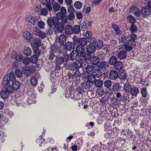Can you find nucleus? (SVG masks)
<instances>
[{
  "instance_id": "obj_1",
  "label": "nucleus",
  "mask_w": 151,
  "mask_h": 151,
  "mask_svg": "<svg viewBox=\"0 0 151 151\" xmlns=\"http://www.w3.org/2000/svg\"><path fill=\"white\" fill-rule=\"evenodd\" d=\"M137 39V35L134 34L128 35L127 37L122 35L119 38V42L124 43L122 46V48L127 52L132 51L136 45L135 40Z\"/></svg>"
},
{
  "instance_id": "obj_2",
  "label": "nucleus",
  "mask_w": 151,
  "mask_h": 151,
  "mask_svg": "<svg viewBox=\"0 0 151 151\" xmlns=\"http://www.w3.org/2000/svg\"><path fill=\"white\" fill-rule=\"evenodd\" d=\"M76 50L80 55L79 59L81 60H87L90 59V55L85 52L84 46L81 45H78Z\"/></svg>"
},
{
  "instance_id": "obj_3",
  "label": "nucleus",
  "mask_w": 151,
  "mask_h": 151,
  "mask_svg": "<svg viewBox=\"0 0 151 151\" xmlns=\"http://www.w3.org/2000/svg\"><path fill=\"white\" fill-rule=\"evenodd\" d=\"M15 79V76L13 72H11L9 75H5L2 82V86L4 88L10 86V81L14 80Z\"/></svg>"
},
{
  "instance_id": "obj_4",
  "label": "nucleus",
  "mask_w": 151,
  "mask_h": 151,
  "mask_svg": "<svg viewBox=\"0 0 151 151\" xmlns=\"http://www.w3.org/2000/svg\"><path fill=\"white\" fill-rule=\"evenodd\" d=\"M13 92V90L10 87H6L4 89L2 90L0 92V95L4 100L7 99L9 96V94Z\"/></svg>"
},
{
  "instance_id": "obj_5",
  "label": "nucleus",
  "mask_w": 151,
  "mask_h": 151,
  "mask_svg": "<svg viewBox=\"0 0 151 151\" xmlns=\"http://www.w3.org/2000/svg\"><path fill=\"white\" fill-rule=\"evenodd\" d=\"M59 22V17H53L52 18H48L47 20V23L49 26L52 27L54 25L56 27L57 24Z\"/></svg>"
},
{
  "instance_id": "obj_6",
  "label": "nucleus",
  "mask_w": 151,
  "mask_h": 151,
  "mask_svg": "<svg viewBox=\"0 0 151 151\" xmlns=\"http://www.w3.org/2000/svg\"><path fill=\"white\" fill-rule=\"evenodd\" d=\"M144 17H147L151 14V10L147 6L142 7L141 9L140 13Z\"/></svg>"
},
{
  "instance_id": "obj_7",
  "label": "nucleus",
  "mask_w": 151,
  "mask_h": 151,
  "mask_svg": "<svg viewBox=\"0 0 151 151\" xmlns=\"http://www.w3.org/2000/svg\"><path fill=\"white\" fill-rule=\"evenodd\" d=\"M24 73L26 74L27 76H28L30 73L35 72V70L34 67H29V66H24L22 67Z\"/></svg>"
},
{
  "instance_id": "obj_8",
  "label": "nucleus",
  "mask_w": 151,
  "mask_h": 151,
  "mask_svg": "<svg viewBox=\"0 0 151 151\" xmlns=\"http://www.w3.org/2000/svg\"><path fill=\"white\" fill-rule=\"evenodd\" d=\"M92 43L94 42V45L98 49H101L103 46V43L100 40H96L95 38H92L91 39Z\"/></svg>"
},
{
  "instance_id": "obj_9",
  "label": "nucleus",
  "mask_w": 151,
  "mask_h": 151,
  "mask_svg": "<svg viewBox=\"0 0 151 151\" xmlns=\"http://www.w3.org/2000/svg\"><path fill=\"white\" fill-rule=\"evenodd\" d=\"M129 12L131 13H134L135 15L137 17H139L140 16V11L135 6H131L129 9Z\"/></svg>"
},
{
  "instance_id": "obj_10",
  "label": "nucleus",
  "mask_w": 151,
  "mask_h": 151,
  "mask_svg": "<svg viewBox=\"0 0 151 151\" xmlns=\"http://www.w3.org/2000/svg\"><path fill=\"white\" fill-rule=\"evenodd\" d=\"M74 47V45L72 42H68L65 43V48L63 49V51L64 52V53L67 51H70L73 49Z\"/></svg>"
},
{
  "instance_id": "obj_11",
  "label": "nucleus",
  "mask_w": 151,
  "mask_h": 151,
  "mask_svg": "<svg viewBox=\"0 0 151 151\" xmlns=\"http://www.w3.org/2000/svg\"><path fill=\"white\" fill-rule=\"evenodd\" d=\"M102 54H103V52H100L97 55L98 57L92 56L91 58L90 57V58L91 63L94 65L97 64L98 63H99L100 61L99 58L100 57V56L99 55H101Z\"/></svg>"
},
{
  "instance_id": "obj_12",
  "label": "nucleus",
  "mask_w": 151,
  "mask_h": 151,
  "mask_svg": "<svg viewBox=\"0 0 151 151\" xmlns=\"http://www.w3.org/2000/svg\"><path fill=\"white\" fill-rule=\"evenodd\" d=\"M127 53L126 51L122 50L118 52L117 55L118 57L121 60L124 59L127 56Z\"/></svg>"
},
{
  "instance_id": "obj_13",
  "label": "nucleus",
  "mask_w": 151,
  "mask_h": 151,
  "mask_svg": "<svg viewBox=\"0 0 151 151\" xmlns=\"http://www.w3.org/2000/svg\"><path fill=\"white\" fill-rule=\"evenodd\" d=\"M51 52L49 58L50 60H52L54 57V54L57 51L58 52V49L57 47L55 45H52L51 47Z\"/></svg>"
},
{
  "instance_id": "obj_14",
  "label": "nucleus",
  "mask_w": 151,
  "mask_h": 151,
  "mask_svg": "<svg viewBox=\"0 0 151 151\" xmlns=\"http://www.w3.org/2000/svg\"><path fill=\"white\" fill-rule=\"evenodd\" d=\"M26 22H28L32 24L35 25L36 24V20L35 17L30 15H27L26 17Z\"/></svg>"
},
{
  "instance_id": "obj_15",
  "label": "nucleus",
  "mask_w": 151,
  "mask_h": 151,
  "mask_svg": "<svg viewBox=\"0 0 151 151\" xmlns=\"http://www.w3.org/2000/svg\"><path fill=\"white\" fill-rule=\"evenodd\" d=\"M87 65V66H85V69L88 74H92L94 70V68L92 65H89L87 62L84 63Z\"/></svg>"
},
{
  "instance_id": "obj_16",
  "label": "nucleus",
  "mask_w": 151,
  "mask_h": 151,
  "mask_svg": "<svg viewBox=\"0 0 151 151\" xmlns=\"http://www.w3.org/2000/svg\"><path fill=\"white\" fill-rule=\"evenodd\" d=\"M32 42V47H39L40 46L41 41L39 38L34 39Z\"/></svg>"
},
{
  "instance_id": "obj_17",
  "label": "nucleus",
  "mask_w": 151,
  "mask_h": 151,
  "mask_svg": "<svg viewBox=\"0 0 151 151\" xmlns=\"http://www.w3.org/2000/svg\"><path fill=\"white\" fill-rule=\"evenodd\" d=\"M96 47L94 45L92 44H90L88 45L86 47L87 53H92L94 52L95 50Z\"/></svg>"
},
{
  "instance_id": "obj_18",
  "label": "nucleus",
  "mask_w": 151,
  "mask_h": 151,
  "mask_svg": "<svg viewBox=\"0 0 151 151\" xmlns=\"http://www.w3.org/2000/svg\"><path fill=\"white\" fill-rule=\"evenodd\" d=\"M36 97V95L35 94H32L30 96H29L27 100L28 104H31L32 103H35L36 102L35 99Z\"/></svg>"
},
{
  "instance_id": "obj_19",
  "label": "nucleus",
  "mask_w": 151,
  "mask_h": 151,
  "mask_svg": "<svg viewBox=\"0 0 151 151\" xmlns=\"http://www.w3.org/2000/svg\"><path fill=\"white\" fill-rule=\"evenodd\" d=\"M45 2L44 3L46 8L49 12L52 10L51 4L54 1V0H45Z\"/></svg>"
},
{
  "instance_id": "obj_20",
  "label": "nucleus",
  "mask_w": 151,
  "mask_h": 151,
  "mask_svg": "<svg viewBox=\"0 0 151 151\" xmlns=\"http://www.w3.org/2000/svg\"><path fill=\"white\" fill-rule=\"evenodd\" d=\"M12 87L10 86L8 87H10L13 90V92L14 90H17L20 87V83L19 82L17 81H12Z\"/></svg>"
},
{
  "instance_id": "obj_21",
  "label": "nucleus",
  "mask_w": 151,
  "mask_h": 151,
  "mask_svg": "<svg viewBox=\"0 0 151 151\" xmlns=\"http://www.w3.org/2000/svg\"><path fill=\"white\" fill-rule=\"evenodd\" d=\"M12 56L13 58H15L16 60L18 62L21 61L23 58L21 55H17L16 52L14 51L12 52Z\"/></svg>"
},
{
  "instance_id": "obj_22",
  "label": "nucleus",
  "mask_w": 151,
  "mask_h": 151,
  "mask_svg": "<svg viewBox=\"0 0 151 151\" xmlns=\"http://www.w3.org/2000/svg\"><path fill=\"white\" fill-rule=\"evenodd\" d=\"M79 57V54L76 50H73L71 52L70 59L74 60H77Z\"/></svg>"
},
{
  "instance_id": "obj_23",
  "label": "nucleus",
  "mask_w": 151,
  "mask_h": 151,
  "mask_svg": "<svg viewBox=\"0 0 151 151\" xmlns=\"http://www.w3.org/2000/svg\"><path fill=\"white\" fill-rule=\"evenodd\" d=\"M109 76L111 79L115 80L118 76V73L115 70H112L110 72Z\"/></svg>"
},
{
  "instance_id": "obj_24",
  "label": "nucleus",
  "mask_w": 151,
  "mask_h": 151,
  "mask_svg": "<svg viewBox=\"0 0 151 151\" xmlns=\"http://www.w3.org/2000/svg\"><path fill=\"white\" fill-rule=\"evenodd\" d=\"M129 92L132 96L136 97L139 92V90L137 87H133L131 88Z\"/></svg>"
},
{
  "instance_id": "obj_25",
  "label": "nucleus",
  "mask_w": 151,
  "mask_h": 151,
  "mask_svg": "<svg viewBox=\"0 0 151 151\" xmlns=\"http://www.w3.org/2000/svg\"><path fill=\"white\" fill-rule=\"evenodd\" d=\"M65 32L67 35H70L73 33V28L72 26L68 25L65 27Z\"/></svg>"
},
{
  "instance_id": "obj_26",
  "label": "nucleus",
  "mask_w": 151,
  "mask_h": 151,
  "mask_svg": "<svg viewBox=\"0 0 151 151\" xmlns=\"http://www.w3.org/2000/svg\"><path fill=\"white\" fill-rule=\"evenodd\" d=\"M52 4V8L53 9V10L54 12H58L60 10V6L58 3L56 2L53 3V2L51 5Z\"/></svg>"
},
{
  "instance_id": "obj_27",
  "label": "nucleus",
  "mask_w": 151,
  "mask_h": 151,
  "mask_svg": "<svg viewBox=\"0 0 151 151\" xmlns=\"http://www.w3.org/2000/svg\"><path fill=\"white\" fill-rule=\"evenodd\" d=\"M93 75L96 77L99 78L101 77L102 75V73L101 69H96L93 72Z\"/></svg>"
},
{
  "instance_id": "obj_28",
  "label": "nucleus",
  "mask_w": 151,
  "mask_h": 151,
  "mask_svg": "<svg viewBox=\"0 0 151 151\" xmlns=\"http://www.w3.org/2000/svg\"><path fill=\"white\" fill-rule=\"evenodd\" d=\"M60 13L59 12L56 15V16L58 17H61L64 16V15L66 12V10L65 8L63 7H60Z\"/></svg>"
},
{
  "instance_id": "obj_29",
  "label": "nucleus",
  "mask_w": 151,
  "mask_h": 151,
  "mask_svg": "<svg viewBox=\"0 0 151 151\" xmlns=\"http://www.w3.org/2000/svg\"><path fill=\"white\" fill-rule=\"evenodd\" d=\"M109 66V63L107 62L103 61L99 63V67L102 69L106 68Z\"/></svg>"
},
{
  "instance_id": "obj_30",
  "label": "nucleus",
  "mask_w": 151,
  "mask_h": 151,
  "mask_svg": "<svg viewBox=\"0 0 151 151\" xmlns=\"http://www.w3.org/2000/svg\"><path fill=\"white\" fill-rule=\"evenodd\" d=\"M23 53L27 56H30L32 53L31 50L28 47H25L24 48Z\"/></svg>"
},
{
  "instance_id": "obj_31",
  "label": "nucleus",
  "mask_w": 151,
  "mask_h": 151,
  "mask_svg": "<svg viewBox=\"0 0 151 151\" xmlns=\"http://www.w3.org/2000/svg\"><path fill=\"white\" fill-rule=\"evenodd\" d=\"M115 68L118 70H121L123 67L122 63L121 61H117L114 65Z\"/></svg>"
},
{
  "instance_id": "obj_32",
  "label": "nucleus",
  "mask_w": 151,
  "mask_h": 151,
  "mask_svg": "<svg viewBox=\"0 0 151 151\" xmlns=\"http://www.w3.org/2000/svg\"><path fill=\"white\" fill-rule=\"evenodd\" d=\"M66 36L64 35H61L59 37L58 40L60 44H63L66 41Z\"/></svg>"
},
{
  "instance_id": "obj_33",
  "label": "nucleus",
  "mask_w": 151,
  "mask_h": 151,
  "mask_svg": "<svg viewBox=\"0 0 151 151\" xmlns=\"http://www.w3.org/2000/svg\"><path fill=\"white\" fill-rule=\"evenodd\" d=\"M88 81L91 83H94L96 81L95 77L93 74H90L87 77Z\"/></svg>"
},
{
  "instance_id": "obj_34",
  "label": "nucleus",
  "mask_w": 151,
  "mask_h": 151,
  "mask_svg": "<svg viewBox=\"0 0 151 151\" xmlns=\"http://www.w3.org/2000/svg\"><path fill=\"white\" fill-rule=\"evenodd\" d=\"M112 27L114 30L116 35H119L121 34V31L117 25L115 24H113L112 25Z\"/></svg>"
},
{
  "instance_id": "obj_35",
  "label": "nucleus",
  "mask_w": 151,
  "mask_h": 151,
  "mask_svg": "<svg viewBox=\"0 0 151 151\" xmlns=\"http://www.w3.org/2000/svg\"><path fill=\"white\" fill-rule=\"evenodd\" d=\"M23 36L26 40H29L32 37L31 34L28 31H26L23 32Z\"/></svg>"
},
{
  "instance_id": "obj_36",
  "label": "nucleus",
  "mask_w": 151,
  "mask_h": 151,
  "mask_svg": "<svg viewBox=\"0 0 151 151\" xmlns=\"http://www.w3.org/2000/svg\"><path fill=\"white\" fill-rule=\"evenodd\" d=\"M118 101L119 100L116 98H112L110 100L111 104L113 106H116L118 105Z\"/></svg>"
},
{
  "instance_id": "obj_37",
  "label": "nucleus",
  "mask_w": 151,
  "mask_h": 151,
  "mask_svg": "<svg viewBox=\"0 0 151 151\" xmlns=\"http://www.w3.org/2000/svg\"><path fill=\"white\" fill-rule=\"evenodd\" d=\"M81 61L79 60H76L74 62L73 65L74 68L77 69L79 68L81 66Z\"/></svg>"
},
{
  "instance_id": "obj_38",
  "label": "nucleus",
  "mask_w": 151,
  "mask_h": 151,
  "mask_svg": "<svg viewBox=\"0 0 151 151\" xmlns=\"http://www.w3.org/2000/svg\"><path fill=\"white\" fill-rule=\"evenodd\" d=\"M117 61L116 57L114 56H113L110 58L109 63L110 64L114 65Z\"/></svg>"
},
{
  "instance_id": "obj_39",
  "label": "nucleus",
  "mask_w": 151,
  "mask_h": 151,
  "mask_svg": "<svg viewBox=\"0 0 151 151\" xmlns=\"http://www.w3.org/2000/svg\"><path fill=\"white\" fill-rule=\"evenodd\" d=\"M131 85L128 82H127L124 85V90L126 92H129L131 90Z\"/></svg>"
},
{
  "instance_id": "obj_40",
  "label": "nucleus",
  "mask_w": 151,
  "mask_h": 151,
  "mask_svg": "<svg viewBox=\"0 0 151 151\" xmlns=\"http://www.w3.org/2000/svg\"><path fill=\"white\" fill-rule=\"evenodd\" d=\"M55 27L57 29L58 31L60 32H62L64 29L63 24L62 23H59V22L56 26V27Z\"/></svg>"
},
{
  "instance_id": "obj_41",
  "label": "nucleus",
  "mask_w": 151,
  "mask_h": 151,
  "mask_svg": "<svg viewBox=\"0 0 151 151\" xmlns=\"http://www.w3.org/2000/svg\"><path fill=\"white\" fill-rule=\"evenodd\" d=\"M72 28L73 33L78 34L80 32V27L78 25H76Z\"/></svg>"
},
{
  "instance_id": "obj_42",
  "label": "nucleus",
  "mask_w": 151,
  "mask_h": 151,
  "mask_svg": "<svg viewBox=\"0 0 151 151\" xmlns=\"http://www.w3.org/2000/svg\"><path fill=\"white\" fill-rule=\"evenodd\" d=\"M78 43L80 44L79 45H82L84 46L86 45L87 44V40L85 38H81L79 39Z\"/></svg>"
},
{
  "instance_id": "obj_43",
  "label": "nucleus",
  "mask_w": 151,
  "mask_h": 151,
  "mask_svg": "<svg viewBox=\"0 0 151 151\" xmlns=\"http://www.w3.org/2000/svg\"><path fill=\"white\" fill-rule=\"evenodd\" d=\"M90 83L88 81H84L82 83L83 86L86 89L88 90H89L90 87Z\"/></svg>"
},
{
  "instance_id": "obj_44",
  "label": "nucleus",
  "mask_w": 151,
  "mask_h": 151,
  "mask_svg": "<svg viewBox=\"0 0 151 151\" xmlns=\"http://www.w3.org/2000/svg\"><path fill=\"white\" fill-rule=\"evenodd\" d=\"M128 98L129 97L127 94H124L123 96H122L120 99V101L121 102L125 103L128 99Z\"/></svg>"
},
{
  "instance_id": "obj_45",
  "label": "nucleus",
  "mask_w": 151,
  "mask_h": 151,
  "mask_svg": "<svg viewBox=\"0 0 151 151\" xmlns=\"http://www.w3.org/2000/svg\"><path fill=\"white\" fill-rule=\"evenodd\" d=\"M127 19L128 21L131 23L134 24L135 23L136 19L134 17L131 15H130L127 16Z\"/></svg>"
},
{
  "instance_id": "obj_46",
  "label": "nucleus",
  "mask_w": 151,
  "mask_h": 151,
  "mask_svg": "<svg viewBox=\"0 0 151 151\" xmlns=\"http://www.w3.org/2000/svg\"><path fill=\"white\" fill-rule=\"evenodd\" d=\"M30 82L32 85L35 86L37 83V80L35 77H32L30 80Z\"/></svg>"
},
{
  "instance_id": "obj_47",
  "label": "nucleus",
  "mask_w": 151,
  "mask_h": 151,
  "mask_svg": "<svg viewBox=\"0 0 151 151\" xmlns=\"http://www.w3.org/2000/svg\"><path fill=\"white\" fill-rule=\"evenodd\" d=\"M120 79L124 80L126 79L127 77V75L124 72H121L118 75V76Z\"/></svg>"
},
{
  "instance_id": "obj_48",
  "label": "nucleus",
  "mask_w": 151,
  "mask_h": 151,
  "mask_svg": "<svg viewBox=\"0 0 151 151\" xmlns=\"http://www.w3.org/2000/svg\"><path fill=\"white\" fill-rule=\"evenodd\" d=\"M40 12V14L42 16H46L48 14L47 10L45 8H41Z\"/></svg>"
},
{
  "instance_id": "obj_49",
  "label": "nucleus",
  "mask_w": 151,
  "mask_h": 151,
  "mask_svg": "<svg viewBox=\"0 0 151 151\" xmlns=\"http://www.w3.org/2000/svg\"><path fill=\"white\" fill-rule=\"evenodd\" d=\"M94 83L96 86L100 87L102 86L103 81L99 79L96 80Z\"/></svg>"
},
{
  "instance_id": "obj_50",
  "label": "nucleus",
  "mask_w": 151,
  "mask_h": 151,
  "mask_svg": "<svg viewBox=\"0 0 151 151\" xmlns=\"http://www.w3.org/2000/svg\"><path fill=\"white\" fill-rule=\"evenodd\" d=\"M56 62L57 64H62L63 62V57L59 56L57 57Z\"/></svg>"
},
{
  "instance_id": "obj_51",
  "label": "nucleus",
  "mask_w": 151,
  "mask_h": 151,
  "mask_svg": "<svg viewBox=\"0 0 151 151\" xmlns=\"http://www.w3.org/2000/svg\"><path fill=\"white\" fill-rule=\"evenodd\" d=\"M82 6V4L79 1H77L75 2L74 6L77 9H79L81 8Z\"/></svg>"
},
{
  "instance_id": "obj_52",
  "label": "nucleus",
  "mask_w": 151,
  "mask_h": 151,
  "mask_svg": "<svg viewBox=\"0 0 151 151\" xmlns=\"http://www.w3.org/2000/svg\"><path fill=\"white\" fill-rule=\"evenodd\" d=\"M34 50V52L35 54L34 55H35L36 56L38 57L40 55V51L39 50L38 47H32Z\"/></svg>"
},
{
  "instance_id": "obj_53",
  "label": "nucleus",
  "mask_w": 151,
  "mask_h": 151,
  "mask_svg": "<svg viewBox=\"0 0 151 151\" xmlns=\"http://www.w3.org/2000/svg\"><path fill=\"white\" fill-rule=\"evenodd\" d=\"M121 88V86L118 83H115L113 86V89L115 91H119L120 89Z\"/></svg>"
},
{
  "instance_id": "obj_54",
  "label": "nucleus",
  "mask_w": 151,
  "mask_h": 151,
  "mask_svg": "<svg viewBox=\"0 0 151 151\" xmlns=\"http://www.w3.org/2000/svg\"><path fill=\"white\" fill-rule=\"evenodd\" d=\"M104 85L107 88H109L111 86V82L109 80H105L104 82Z\"/></svg>"
},
{
  "instance_id": "obj_55",
  "label": "nucleus",
  "mask_w": 151,
  "mask_h": 151,
  "mask_svg": "<svg viewBox=\"0 0 151 151\" xmlns=\"http://www.w3.org/2000/svg\"><path fill=\"white\" fill-rule=\"evenodd\" d=\"M141 92L142 96L144 98H146L147 96V93L146 89L145 88L142 89Z\"/></svg>"
},
{
  "instance_id": "obj_56",
  "label": "nucleus",
  "mask_w": 151,
  "mask_h": 151,
  "mask_svg": "<svg viewBox=\"0 0 151 151\" xmlns=\"http://www.w3.org/2000/svg\"><path fill=\"white\" fill-rule=\"evenodd\" d=\"M37 57L35 56V55H33L31 57L30 61L32 63H36L38 60Z\"/></svg>"
},
{
  "instance_id": "obj_57",
  "label": "nucleus",
  "mask_w": 151,
  "mask_h": 151,
  "mask_svg": "<svg viewBox=\"0 0 151 151\" xmlns=\"http://www.w3.org/2000/svg\"><path fill=\"white\" fill-rule=\"evenodd\" d=\"M31 62L29 58H26L23 59V63L25 65H29Z\"/></svg>"
},
{
  "instance_id": "obj_58",
  "label": "nucleus",
  "mask_w": 151,
  "mask_h": 151,
  "mask_svg": "<svg viewBox=\"0 0 151 151\" xmlns=\"http://www.w3.org/2000/svg\"><path fill=\"white\" fill-rule=\"evenodd\" d=\"M44 141L45 139H42L41 136L40 137L39 139H38L37 140V143H40V144H39L40 146H42L45 145V143L44 142Z\"/></svg>"
},
{
  "instance_id": "obj_59",
  "label": "nucleus",
  "mask_w": 151,
  "mask_h": 151,
  "mask_svg": "<svg viewBox=\"0 0 151 151\" xmlns=\"http://www.w3.org/2000/svg\"><path fill=\"white\" fill-rule=\"evenodd\" d=\"M130 31L132 33H134L137 30V27L134 24H132L131 25L130 29Z\"/></svg>"
},
{
  "instance_id": "obj_60",
  "label": "nucleus",
  "mask_w": 151,
  "mask_h": 151,
  "mask_svg": "<svg viewBox=\"0 0 151 151\" xmlns=\"http://www.w3.org/2000/svg\"><path fill=\"white\" fill-rule=\"evenodd\" d=\"M41 32V31L40 29L38 27H37L35 28L33 30L34 34L37 36L39 35V34Z\"/></svg>"
},
{
  "instance_id": "obj_61",
  "label": "nucleus",
  "mask_w": 151,
  "mask_h": 151,
  "mask_svg": "<svg viewBox=\"0 0 151 151\" xmlns=\"http://www.w3.org/2000/svg\"><path fill=\"white\" fill-rule=\"evenodd\" d=\"M73 96L75 99L79 100L82 97V95L75 92Z\"/></svg>"
},
{
  "instance_id": "obj_62",
  "label": "nucleus",
  "mask_w": 151,
  "mask_h": 151,
  "mask_svg": "<svg viewBox=\"0 0 151 151\" xmlns=\"http://www.w3.org/2000/svg\"><path fill=\"white\" fill-rule=\"evenodd\" d=\"M84 91V89L82 87L79 86L76 89L75 92H77L78 93H79L81 95L83 92Z\"/></svg>"
},
{
  "instance_id": "obj_63",
  "label": "nucleus",
  "mask_w": 151,
  "mask_h": 151,
  "mask_svg": "<svg viewBox=\"0 0 151 151\" xmlns=\"http://www.w3.org/2000/svg\"><path fill=\"white\" fill-rule=\"evenodd\" d=\"M98 94L101 96L104 95V91L102 88H99L96 91Z\"/></svg>"
},
{
  "instance_id": "obj_64",
  "label": "nucleus",
  "mask_w": 151,
  "mask_h": 151,
  "mask_svg": "<svg viewBox=\"0 0 151 151\" xmlns=\"http://www.w3.org/2000/svg\"><path fill=\"white\" fill-rule=\"evenodd\" d=\"M16 76L18 78H21L22 76V73L20 70L18 69L15 71Z\"/></svg>"
}]
</instances>
